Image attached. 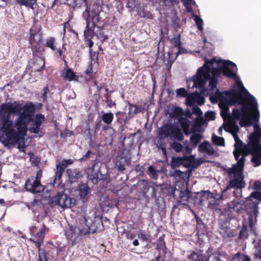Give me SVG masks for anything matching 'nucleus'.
Listing matches in <instances>:
<instances>
[{"label":"nucleus","instance_id":"nucleus-17","mask_svg":"<svg viewBox=\"0 0 261 261\" xmlns=\"http://www.w3.org/2000/svg\"><path fill=\"white\" fill-rule=\"evenodd\" d=\"M194 162V158L193 156L185 157H173L171 162V166L173 169H175L183 165L185 167L188 168L192 166V163Z\"/></svg>","mask_w":261,"mask_h":261},{"label":"nucleus","instance_id":"nucleus-1","mask_svg":"<svg viewBox=\"0 0 261 261\" xmlns=\"http://www.w3.org/2000/svg\"><path fill=\"white\" fill-rule=\"evenodd\" d=\"M35 105L29 102L22 105L18 101L0 105V142L7 146L9 142L18 145V149L24 152L27 146L24 139L28 130L38 134L45 121L44 115H34Z\"/></svg>","mask_w":261,"mask_h":261},{"label":"nucleus","instance_id":"nucleus-62","mask_svg":"<svg viewBox=\"0 0 261 261\" xmlns=\"http://www.w3.org/2000/svg\"><path fill=\"white\" fill-rule=\"evenodd\" d=\"M57 57L58 58L62 59L64 60V61L66 62V61L65 60L64 56L62 55L63 51L59 48L57 49Z\"/></svg>","mask_w":261,"mask_h":261},{"label":"nucleus","instance_id":"nucleus-27","mask_svg":"<svg viewBox=\"0 0 261 261\" xmlns=\"http://www.w3.org/2000/svg\"><path fill=\"white\" fill-rule=\"evenodd\" d=\"M252 157L251 162L253 164V166L257 167L261 165V148L254 149V153L251 154Z\"/></svg>","mask_w":261,"mask_h":261},{"label":"nucleus","instance_id":"nucleus-54","mask_svg":"<svg viewBox=\"0 0 261 261\" xmlns=\"http://www.w3.org/2000/svg\"><path fill=\"white\" fill-rule=\"evenodd\" d=\"M184 4L186 6L187 10L189 12L192 11V8L190 7L189 6L191 5L192 4H195V2L194 0H181Z\"/></svg>","mask_w":261,"mask_h":261},{"label":"nucleus","instance_id":"nucleus-28","mask_svg":"<svg viewBox=\"0 0 261 261\" xmlns=\"http://www.w3.org/2000/svg\"><path fill=\"white\" fill-rule=\"evenodd\" d=\"M237 178L231 179L229 182V186L231 188L241 189L245 187V184L243 181V176H237Z\"/></svg>","mask_w":261,"mask_h":261},{"label":"nucleus","instance_id":"nucleus-12","mask_svg":"<svg viewBox=\"0 0 261 261\" xmlns=\"http://www.w3.org/2000/svg\"><path fill=\"white\" fill-rule=\"evenodd\" d=\"M184 115L183 110L178 107H175L169 114V117L175 120H178L186 135L189 134L190 121L182 116Z\"/></svg>","mask_w":261,"mask_h":261},{"label":"nucleus","instance_id":"nucleus-4","mask_svg":"<svg viewBox=\"0 0 261 261\" xmlns=\"http://www.w3.org/2000/svg\"><path fill=\"white\" fill-rule=\"evenodd\" d=\"M259 203V201H252L251 199H246L243 203L234 200L229 204L228 208L231 212H236L237 213H246L248 215L249 227L251 230H254V223L257 221Z\"/></svg>","mask_w":261,"mask_h":261},{"label":"nucleus","instance_id":"nucleus-44","mask_svg":"<svg viewBox=\"0 0 261 261\" xmlns=\"http://www.w3.org/2000/svg\"><path fill=\"white\" fill-rule=\"evenodd\" d=\"M253 199H256L259 201H261V192L258 191H255L251 193L250 196L247 199H251L252 201Z\"/></svg>","mask_w":261,"mask_h":261},{"label":"nucleus","instance_id":"nucleus-25","mask_svg":"<svg viewBox=\"0 0 261 261\" xmlns=\"http://www.w3.org/2000/svg\"><path fill=\"white\" fill-rule=\"evenodd\" d=\"M199 151L202 153H206L208 155H213L215 150L208 141H204L198 146Z\"/></svg>","mask_w":261,"mask_h":261},{"label":"nucleus","instance_id":"nucleus-38","mask_svg":"<svg viewBox=\"0 0 261 261\" xmlns=\"http://www.w3.org/2000/svg\"><path fill=\"white\" fill-rule=\"evenodd\" d=\"M213 143L218 146H224L225 145L224 139L221 137H218L214 135L212 137Z\"/></svg>","mask_w":261,"mask_h":261},{"label":"nucleus","instance_id":"nucleus-64","mask_svg":"<svg viewBox=\"0 0 261 261\" xmlns=\"http://www.w3.org/2000/svg\"><path fill=\"white\" fill-rule=\"evenodd\" d=\"M183 174L184 172L179 170H175L174 172V175L178 177H181Z\"/></svg>","mask_w":261,"mask_h":261},{"label":"nucleus","instance_id":"nucleus-45","mask_svg":"<svg viewBox=\"0 0 261 261\" xmlns=\"http://www.w3.org/2000/svg\"><path fill=\"white\" fill-rule=\"evenodd\" d=\"M201 139V136L199 134H194L190 137V141L194 145H197Z\"/></svg>","mask_w":261,"mask_h":261},{"label":"nucleus","instance_id":"nucleus-15","mask_svg":"<svg viewBox=\"0 0 261 261\" xmlns=\"http://www.w3.org/2000/svg\"><path fill=\"white\" fill-rule=\"evenodd\" d=\"M37 229V227L34 226L30 227V233L33 236V238L30 239V241L35 243L36 248L39 249L43 242L45 226L44 225L43 227L40 229L38 231Z\"/></svg>","mask_w":261,"mask_h":261},{"label":"nucleus","instance_id":"nucleus-59","mask_svg":"<svg viewBox=\"0 0 261 261\" xmlns=\"http://www.w3.org/2000/svg\"><path fill=\"white\" fill-rule=\"evenodd\" d=\"M252 189L254 190H259L261 191V182L259 180H256L252 185Z\"/></svg>","mask_w":261,"mask_h":261},{"label":"nucleus","instance_id":"nucleus-49","mask_svg":"<svg viewBox=\"0 0 261 261\" xmlns=\"http://www.w3.org/2000/svg\"><path fill=\"white\" fill-rule=\"evenodd\" d=\"M196 24L197 26L198 29L199 31H202L203 30V20L202 19L198 16H195L194 18Z\"/></svg>","mask_w":261,"mask_h":261},{"label":"nucleus","instance_id":"nucleus-42","mask_svg":"<svg viewBox=\"0 0 261 261\" xmlns=\"http://www.w3.org/2000/svg\"><path fill=\"white\" fill-rule=\"evenodd\" d=\"M170 42L174 47H179L181 46L180 34H177L176 37L172 38L170 40Z\"/></svg>","mask_w":261,"mask_h":261},{"label":"nucleus","instance_id":"nucleus-53","mask_svg":"<svg viewBox=\"0 0 261 261\" xmlns=\"http://www.w3.org/2000/svg\"><path fill=\"white\" fill-rule=\"evenodd\" d=\"M176 93L178 96L182 97H185L187 96V91L184 88L177 89Z\"/></svg>","mask_w":261,"mask_h":261},{"label":"nucleus","instance_id":"nucleus-8","mask_svg":"<svg viewBox=\"0 0 261 261\" xmlns=\"http://www.w3.org/2000/svg\"><path fill=\"white\" fill-rule=\"evenodd\" d=\"M91 13L92 15L91 16L88 8L83 13V15L85 16L87 23L86 30L84 31V39L87 45L90 48H91L94 44L92 41L94 35L95 23L94 19L97 16L95 11H92Z\"/></svg>","mask_w":261,"mask_h":261},{"label":"nucleus","instance_id":"nucleus-57","mask_svg":"<svg viewBox=\"0 0 261 261\" xmlns=\"http://www.w3.org/2000/svg\"><path fill=\"white\" fill-rule=\"evenodd\" d=\"M195 218L197 223V229L201 228V226L204 227V223L202 220L196 214H195Z\"/></svg>","mask_w":261,"mask_h":261},{"label":"nucleus","instance_id":"nucleus-9","mask_svg":"<svg viewBox=\"0 0 261 261\" xmlns=\"http://www.w3.org/2000/svg\"><path fill=\"white\" fill-rule=\"evenodd\" d=\"M41 26L34 24L30 29V43L32 45V50L33 56L41 53L42 50V35L41 32Z\"/></svg>","mask_w":261,"mask_h":261},{"label":"nucleus","instance_id":"nucleus-33","mask_svg":"<svg viewBox=\"0 0 261 261\" xmlns=\"http://www.w3.org/2000/svg\"><path fill=\"white\" fill-rule=\"evenodd\" d=\"M127 103L128 105V112L127 114L128 116V118L130 119L133 118L135 115L138 113V108L136 105H133L129 102H128Z\"/></svg>","mask_w":261,"mask_h":261},{"label":"nucleus","instance_id":"nucleus-11","mask_svg":"<svg viewBox=\"0 0 261 261\" xmlns=\"http://www.w3.org/2000/svg\"><path fill=\"white\" fill-rule=\"evenodd\" d=\"M42 177V171H37L35 177L32 176L26 179L24 188L26 191L33 194H37L42 192L44 188L41 185L40 179Z\"/></svg>","mask_w":261,"mask_h":261},{"label":"nucleus","instance_id":"nucleus-22","mask_svg":"<svg viewBox=\"0 0 261 261\" xmlns=\"http://www.w3.org/2000/svg\"><path fill=\"white\" fill-rule=\"evenodd\" d=\"M33 61L32 63V65H30L32 68V71H41L45 66L44 58L41 56L40 53L37 54L36 56L33 55Z\"/></svg>","mask_w":261,"mask_h":261},{"label":"nucleus","instance_id":"nucleus-50","mask_svg":"<svg viewBox=\"0 0 261 261\" xmlns=\"http://www.w3.org/2000/svg\"><path fill=\"white\" fill-rule=\"evenodd\" d=\"M138 237L139 239L143 241H147L149 239V236L147 235L144 231L141 230H140Z\"/></svg>","mask_w":261,"mask_h":261},{"label":"nucleus","instance_id":"nucleus-23","mask_svg":"<svg viewBox=\"0 0 261 261\" xmlns=\"http://www.w3.org/2000/svg\"><path fill=\"white\" fill-rule=\"evenodd\" d=\"M254 149L255 148H254L251 149L250 147H248L247 143L239 149L234 150L233 153L236 160L240 159V155H242L241 157L244 158V162H245V157L248 154H252L253 153Z\"/></svg>","mask_w":261,"mask_h":261},{"label":"nucleus","instance_id":"nucleus-41","mask_svg":"<svg viewBox=\"0 0 261 261\" xmlns=\"http://www.w3.org/2000/svg\"><path fill=\"white\" fill-rule=\"evenodd\" d=\"M37 261H47V252L44 250L38 249V258Z\"/></svg>","mask_w":261,"mask_h":261},{"label":"nucleus","instance_id":"nucleus-7","mask_svg":"<svg viewBox=\"0 0 261 261\" xmlns=\"http://www.w3.org/2000/svg\"><path fill=\"white\" fill-rule=\"evenodd\" d=\"M158 135L159 138L162 140L168 137L179 141H181L184 139L181 129L178 126L170 123L162 126L159 129Z\"/></svg>","mask_w":261,"mask_h":261},{"label":"nucleus","instance_id":"nucleus-31","mask_svg":"<svg viewBox=\"0 0 261 261\" xmlns=\"http://www.w3.org/2000/svg\"><path fill=\"white\" fill-rule=\"evenodd\" d=\"M117 122L120 124H125L130 119L125 112L118 111L115 113Z\"/></svg>","mask_w":261,"mask_h":261},{"label":"nucleus","instance_id":"nucleus-26","mask_svg":"<svg viewBox=\"0 0 261 261\" xmlns=\"http://www.w3.org/2000/svg\"><path fill=\"white\" fill-rule=\"evenodd\" d=\"M101 120L106 124L102 130H107L111 128V125L114 119V115L112 112L103 113L101 116Z\"/></svg>","mask_w":261,"mask_h":261},{"label":"nucleus","instance_id":"nucleus-20","mask_svg":"<svg viewBox=\"0 0 261 261\" xmlns=\"http://www.w3.org/2000/svg\"><path fill=\"white\" fill-rule=\"evenodd\" d=\"M84 220L86 226V227L83 228V234L84 235L96 232L99 229L98 225L103 226V223L101 220L98 221L97 223L96 221H93L91 219L89 220L86 218H84Z\"/></svg>","mask_w":261,"mask_h":261},{"label":"nucleus","instance_id":"nucleus-56","mask_svg":"<svg viewBox=\"0 0 261 261\" xmlns=\"http://www.w3.org/2000/svg\"><path fill=\"white\" fill-rule=\"evenodd\" d=\"M29 155L30 156V160L32 162V164L34 166H36L39 163V161L35 157V156L33 154V153H29Z\"/></svg>","mask_w":261,"mask_h":261},{"label":"nucleus","instance_id":"nucleus-61","mask_svg":"<svg viewBox=\"0 0 261 261\" xmlns=\"http://www.w3.org/2000/svg\"><path fill=\"white\" fill-rule=\"evenodd\" d=\"M254 256L256 258L261 259V245H258L257 251L254 253Z\"/></svg>","mask_w":261,"mask_h":261},{"label":"nucleus","instance_id":"nucleus-60","mask_svg":"<svg viewBox=\"0 0 261 261\" xmlns=\"http://www.w3.org/2000/svg\"><path fill=\"white\" fill-rule=\"evenodd\" d=\"M193 113L197 116H200L202 115V112L201 109L197 106H195L192 109Z\"/></svg>","mask_w":261,"mask_h":261},{"label":"nucleus","instance_id":"nucleus-51","mask_svg":"<svg viewBox=\"0 0 261 261\" xmlns=\"http://www.w3.org/2000/svg\"><path fill=\"white\" fill-rule=\"evenodd\" d=\"M212 198H213V194L209 191H204L201 194V200H205V199H209Z\"/></svg>","mask_w":261,"mask_h":261},{"label":"nucleus","instance_id":"nucleus-63","mask_svg":"<svg viewBox=\"0 0 261 261\" xmlns=\"http://www.w3.org/2000/svg\"><path fill=\"white\" fill-rule=\"evenodd\" d=\"M174 148L177 151H180L182 148V146L180 143H174Z\"/></svg>","mask_w":261,"mask_h":261},{"label":"nucleus","instance_id":"nucleus-14","mask_svg":"<svg viewBox=\"0 0 261 261\" xmlns=\"http://www.w3.org/2000/svg\"><path fill=\"white\" fill-rule=\"evenodd\" d=\"M254 131L249 136L248 146L251 149L261 148V128L255 123L253 125Z\"/></svg>","mask_w":261,"mask_h":261},{"label":"nucleus","instance_id":"nucleus-35","mask_svg":"<svg viewBox=\"0 0 261 261\" xmlns=\"http://www.w3.org/2000/svg\"><path fill=\"white\" fill-rule=\"evenodd\" d=\"M37 0H16V2L20 6H24L32 9L34 8V5L36 4Z\"/></svg>","mask_w":261,"mask_h":261},{"label":"nucleus","instance_id":"nucleus-34","mask_svg":"<svg viewBox=\"0 0 261 261\" xmlns=\"http://www.w3.org/2000/svg\"><path fill=\"white\" fill-rule=\"evenodd\" d=\"M77 0H54L53 2L52 6L56 5L59 6L61 4H65L66 2L69 6L74 7L77 5L76 1Z\"/></svg>","mask_w":261,"mask_h":261},{"label":"nucleus","instance_id":"nucleus-36","mask_svg":"<svg viewBox=\"0 0 261 261\" xmlns=\"http://www.w3.org/2000/svg\"><path fill=\"white\" fill-rule=\"evenodd\" d=\"M63 76L65 79L69 81H73L76 77L75 73L73 70L70 68H68L65 70V72L64 73Z\"/></svg>","mask_w":261,"mask_h":261},{"label":"nucleus","instance_id":"nucleus-16","mask_svg":"<svg viewBox=\"0 0 261 261\" xmlns=\"http://www.w3.org/2000/svg\"><path fill=\"white\" fill-rule=\"evenodd\" d=\"M222 70L224 76L234 79L238 78L235 72L237 70V66L232 62L229 60L224 61Z\"/></svg>","mask_w":261,"mask_h":261},{"label":"nucleus","instance_id":"nucleus-43","mask_svg":"<svg viewBox=\"0 0 261 261\" xmlns=\"http://www.w3.org/2000/svg\"><path fill=\"white\" fill-rule=\"evenodd\" d=\"M90 189L87 184L83 183V202H85L87 196L90 193Z\"/></svg>","mask_w":261,"mask_h":261},{"label":"nucleus","instance_id":"nucleus-29","mask_svg":"<svg viewBox=\"0 0 261 261\" xmlns=\"http://www.w3.org/2000/svg\"><path fill=\"white\" fill-rule=\"evenodd\" d=\"M67 173L69 176L71 182H74L77 181L78 178L82 176L81 173L77 169H67Z\"/></svg>","mask_w":261,"mask_h":261},{"label":"nucleus","instance_id":"nucleus-3","mask_svg":"<svg viewBox=\"0 0 261 261\" xmlns=\"http://www.w3.org/2000/svg\"><path fill=\"white\" fill-rule=\"evenodd\" d=\"M221 62V60L217 61L215 58L210 60L206 59L203 66L197 70L196 74L193 76L194 86L199 88H204L211 77V73L213 75L212 77L218 79L222 73V66L218 68L213 67L214 63L219 64Z\"/></svg>","mask_w":261,"mask_h":261},{"label":"nucleus","instance_id":"nucleus-5","mask_svg":"<svg viewBox=\"0 0 261 261\" xmlns=\"http://www.w3.org/2000/svg\"><path fill=\"white\" fill-rule=\"evenodd\" d=\"M228 122L227 124L224 125V130L230 133L232 135L235 132L237 133L239 127L237 124L236 120H240L239 124L241 127H248L252 124L253 115L248 110H246L244 114L242 109L234 108L232 111L231 115H229Z\"/></svg>","mask_w":261,"mask_h":261},{"label":"nucleus","instance_id":"nucleus-13","mask_svg":"<svg viewBox=\"0 0 261 261\" xmlns=\"http://www.w3.org/2000/svg\"><path fill=\"white\" fill-rule=\"evenodd\" d=\"M73 163V160L71 159H64L61 162L57 161L56 174L54 178L50 181V184L54 187L57 184V186L59 187L61 183V179L65 168Z\"/></svg>","mask_w":261,"mask_h":261},{"label":"nucleus","instance_id":"nucleus-30","mask_svg":"<svg viewBox=\"0 0 261 261\" xmlns=\"http://www.w3.org/2000/svg\"><path fill=\"white\" fill-rule=\"evenodd\" d=\"M130 163L129 160L125 157H120L116 163V167L119 171H123L125 170V166Z\"/></svg>","mask_w":261,"mask_h":261},{"label":"nucleus","instance_id":"nucleus-32","mask_svg":"<svg viewBox=\"0 0 261 261\" xmlns=\"http://www.w3.org/2000/svg\"><path fill=\"white\" fill-rule=\"evenodd\" d=\"M95 73H96V72H93V71L92 65V63H91L86 71V75L85 77V80L87 82H89L91 80H93L94 83V84L96 85L97 81L95 80Z\"/></svg>","mask_w":261,"mask_h":261},{"label":"nucleus","instance_id":"nucleus-47","mask_svg":"<svg viewBox=\"0 0 261 261\" xmlns=\"http://www.w3.org/2000/svg\"><path fill=\"white\" fill-rule=\"evenodd\" d=\"M104 97L106 98V102L107 103L108 106L109 108H112L113 106H116V103L112 101L111 95H110L109 93L105 94Z\"/></svg>","mask_w":261,"mask_h":261},{"label":"nucleus","instance_id":"nucleus-37","mask_svg":"<svg viewBox=\"0 0 261 261\" xmlns=\"http://www.w3.org/2000/svg\"><path fill=\"white\" fill-rule=\"evenodd\" d=\"M138 184L140 186V189L144 193H147L150 187V182L146 180H140Z\"/></svg>","mask_w":261,"mask_h":261},{"label":"nucleus","instance_id":"nucleus-48","mask_svg":"<svg viewBox=\"0 0 261 261\" xmlns=\"http://www.w3.org/2000/svg\"><path fill=\"white\" fill-rule=\"evenodd\" d=\"M209 82V86L211 90H214L215 88L217 87V85L218 84V79L216 77H211L208 80Z\"/></svg>","mask_w":261,"mask_h":261},{"label":"nucleus","instance_id":"nucleus-2","mask_svg":"<svg viewBox=\"0 0 261 261\" xmlns=\"http://www.w3.org/2000/svg\"><path fill=\"white\" fill-rule=\"evenodd\" d=\"M239 91L231 90L226 91V94L229 96L230 102L238 103L242 106V112L245 114L246 110H248L253 115V120L257 122L259 118V112L258 103L255 98L245 89L241 81L237 82Z\"/></svg>","mask_w":261,"mask_h":261},{"label":"nucleus","instance_id":"nucleus-10","mask_svg":"<svg viewBox=\"0 0 261 261\" xmlns=\"http://www.w3.org/2000/svg\"><path fill=\"white\" fill-rule=\"evenodd\" d=\"M48 203L51 207H72L75 205V200L70 198L64 193H58L56 196L49 198Z\"/></svg>","mask_w":261,"mask_h":261},{"label":"nucleus","instance_id":"nucleus-40","mask_svg":"<svg viewBox=\"0 0 261 261\" xmlns=\"http://www.w3.org/2000/svg\"><path fill=\"white\" fill-rule=\"evenodd\" d=\"M50 90L47 86L44 88L42 90L41 97L44 102H47V98L50 96Z\"/></svg>","mask_w":261,"mask_h":261},{"label":"nucleus","instance_id":"nucleus-46","mask_svg":"<svg viewBox=\"0 0 261 261\" xmlns=\"http://www.w3.org/2000/svg\"><path fill=\"white\" fill-rule=\"evenodd\" d=\"M55 39L54 37H49L46 39L45 46L53 50H56L54 43Z\"/></svg>","mask_w":261,"mask_h":261},{"label":"nucleus","instance_id":"nucleus-39","mask_svg":"<svg viewBox=\"0 0 261 261\" xmlns=\"http://www.w3.org/2000/svg\"><path fill=\"white\" fill-rule=\"evenodd\" d=\"M232 136L235 141V150L239 149L240 148L244 146L245 144H244L243 142L240 139L239 136L237 135V133L234 132L233 134H232Z\"/></svg>","mask_w":261,"mask_h":261},{"label":"nucleus","instance_id":"nucleus-58","mask_svg":"<svg viewBox=\"0 0 261 261\" xmlns=\"http://www.w3.org/2000/svg\"><path fill=\"white\" fill-rule=\"evenodd\" d=\"M90 54L91 58L93 61H97L98 60V53L95 51H92L91 50H90Z\"/></svg>","mask_w":261,"mask_h":261},{"label":"nucleus","instance_id":"nucleus-55","mask_svg":"<svg viewBox=\"0 0 261 261\" xmlns=\"http://www.w3.org/2000/svg\"><path fill=\"white\" fill-rule=\"evenodd\" d=\"M148 171L150 172V174L151 175L152 178L154 179L157 178V173L156 172V170L154 168V167L152 166H150L148 168Z\"/></svg>","mask_w":261,"mask_h":261},{"label":"nucleus","instance_id":"nucleus-52","mask_svg":"<svg viewBox=\"0 0 261 261\" xmlns=\"http://www.w3.org/2000/svg\"><path fill=\"white\" fill-rule=\"evenodd\" d=\"M205 117L208 120H214L216 118V114L213 111H208L205 113Z\"/></svg>","mask_w":261,"mask_h":261},{"label":"nucleus","instance_id":"nucleus-6","mask_svg":"<svg viewBox=\"0 0 261 261\" xmlns=\"http://www.w3.org/2000/svg\"><path fill=\"white\" fill-rule=\"evenodd\" d=\"M82 159L83 161L91 159L92 166L87 171L88 178V180L93 184H97L100 180L102 179L103 175L100 171L101 163L97 159L96 154L89 150L86 155L83 156Z\"/></svg>","mask_w":261,"mask_h":261},{"label":"nucleus","instance_id":"nucleus-18","mask_svg":"<svg viewBox=\"0 0 261 261\" xmlns=\"http://www.w3.org/2000/svg\"><path fill=\"white\" fill-rule=\"evenodd\" d=\"M66 235L67 238L70 240L73 244H75L82 240V228L79 226H72L70 229L66 232Z\"/></svg>","mask_w":261,"mask_h":261},{"label":"nucleus","instance_id":"nucleus-19","mask_svg":"<svg viewBox=\"0 0 261 261\" xmlns=\"http://www.w3.org/2000/svg\"><path fill=\"white\" fill-rule=\"evenodd\" d=\"M215 95L216 97L218 99H220L219 106L221 109V116L223 117V119L225 118V116L229 117V115H230L227 113L229 111L228 103L229 101L223 96L222 93L219 92L218 89L216 90Z\"/></svg>","mask_w":261,"mask_h":261},{"label":"nucleus","instance_id":"nucleus-24","mask_svg":"<svg viewBox=\"0 0 261 261\" xmlns=\"http://www.w3.org/2000/svg\"><path fill=\"white\" fill-rule=\"evenodd\" d=\"M236 160L237 161V163L230 169L229 173H232L237 176H242L245 163V162H244V158L241 157L240 159Z\"/></svg>","mask_w":261,"mask_h":261},{"label":"nucleus","instance_id":"nucleus-21","mask_svg":"<svg viewBox=\"0 0 261 261\" xmlns=\"http://www.w3.org/2000/svg\"><path fill=\"white\" fill-rule=\"evenodd\" d=\"M212 251L213 249L211 247H209L206 251L207 255L203 254L202 250H200L198 252L193 251L188 256V258L194 261H209Z\"/></svg>","mask_w":261,"mask_h":261}]
</instances>
